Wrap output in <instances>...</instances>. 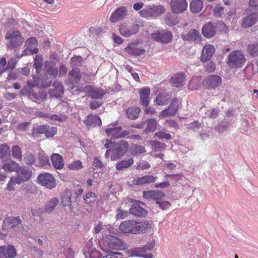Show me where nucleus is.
I'll return each instance as SVG.
<instances>
[{
	"label": "nucleus",
	"mask_w": 258,
	"mask_h": 258,
	"mask_svg": "<svg viewBox=\"0 0 258 258\" xmlns=\"http://www.w3.org/2000/svg\"><path fill=\"white\" fill-rule=\"evenodd\" d=\"M104 147L106 148H111V149L106 151L105 156L106 158H108L110 154H111V160L112 161L116 160L122 157L128 149L127 143L124 141L113 143L107 139Z\"/></svg>",
	"instance_id": "1"
},
{
	"label": "nucleus",
	"mask_w": 258,
	"mask_h": 258,
	"mask_svg": "<svg viewBox=\"0 0 258 258\" xmlns=\"http://www.w3.org/2000/svg\"><path fill=\"white\" fill-rule=\"evenodd\" d=\"M150 227L147 221L137 222L128 220L122 222L119 225V230L124 233L138 234L145 231Z\"/></svg>",
	"instance_id": "2"
},
{
	"label": "nucleus",
	"mask_w": 258,
	"mask_h": 258,
	"mask_svg": "<svg viewBox=\"0 0 258 258\" xmlns=\"http://www.w3.org/2000/svg\"><path fill=\"white\" fill-rule=\"evenodd\" d=\"M6 39L9 40L7 44L9 48L16 50L24 41V38L18 31H9L6 35Z\"/></svg>",
	"instance_id": "3"
},
{
	"label": "nucleus",
	"mask_w": 258,
	"mask_h": 258,
	"mask_svg": "<svg viewBox=\"0 0 258 258\" xmlns=\"http://www.w3.org/2000/svg\"><path fill=\"white\" fill-rule=\"evenodd\" d=\"M243 53L239 50L233 51L229 55L227 64L231 68H241L245 63Z\"/></svg>",
	"instance_id": "4"
},
{
	"label": "nucleus",
	"mask_w": 258,
	"mask_h": 258,
	"mask_svg": "<svg viewBox=\"0 0 258 258\" xmlns=\"http://www.w3.org/2000/svg\"><path fill=\"white\" fill-rule=\"evenodd\" d=\"M38 182L41 185L49 189L55 187L56 182L54 177L49 173H43L38 176Z\"/></svg>",
	"instance_id": "5"
},
{
	"label": "nucleus",
	"mask_w": 258,
	"mask_h": 258,
	"mask_svg": "<svg viewBox=\"0 0 258 258\" xmlns=\"http://www.w3.org/2000/svg\"><path fill=\"white\" fill-rule=\"evenodd\" d=\"M139 30V26L136 24H122L120 26L119 32L121 35L130 37L136 34Z\"/></svg>",
	"instance_id": "6"
},
{
	"label": "nucleus",
	"mask_w": 258,
	"mask_h": 258,
	"mask_svg": "<svg viewBox=\"0 0 258 258\" xmlns=\"http://www.w3.org/2000/svg\"><path fill=\"white\" fill-rule=\"evenodd\" d=\"M140 15L144 18H154L161 13L160 6H150L140 11Z\"/></svg>",
	"instance_id": "7"
},
{
	"label": "nucleus",
	"mask_w": 258,
	"mask_h": 258,
	"mask_svg": "<svg viewBox=\"0 0 258 258\" xmlns=\"http://www.w3.org/2000/svg\"><path fill=\"white\" fill-rule=\"evenodd\" d=\"M121 128L117 126L116 123L110 124L106 130V134L113 138H119L125 137L128 134L127 131L121 132Z\"/></svg>",
	"instance_id": "8"
},
{
	"label": "nucleus",
	"mask_w": 258,
	"mask_h": 258,
	"mask_svg": "<svg viewBox=\"0 0 258 258\" xmlns=\"http://www.w3.org/2000/svg\"><path fill=\"white\" fill-rule=\"evenodd\" d=\"M104 244L108 248L114 250H120L124 248L121 240L111 235H108L106 237Z\"/></svg>",
	"instance_id": "9"
},
{
	"label": "nucleus",
	"mask_w": 258,
	"mask_h": 258,
	"mask_svg": "<svg viewBox=\"0 0 258 258\" xmlns=\"http://www.w3.org/2000/svg\"><path fill=\"white\" fill-rule=\"evenodd\" d=\"M222 79L218 75H210L203 81V85L208 89H215L220 86Z\"/></svg>",
	"instance_id": "10"
},
{
	"label": "nucleus",
	"mask_w": 258,
	"mask_h": 258,
	"mask_svg": "<svg viewBox=\"0 0 258 258\" xmlns=\"http://www.w3.org/2000/svg\"><path fill=\"white\" fill-rule=\"evenodd\" d=\"M170 8L174 14H180L184 12L187 8L186 0H171Z\"/></svg>",
	"instance_id": "11"
},
{
	"label": "nucleus",
	"mask_w": 258,
	"mask_h": 258,
	"mask_svg": "<svg viewBox=\"0 0 258 258\" xmlns=\"http://www.w3.org/2000/svg\"><path fill=\"white\" fill-rule=\"evenodd\" d=\"M37 44V41L34 37H31L27 39L25 43L26 48L23 51V55H31L37 53L38 50L35 47Z\"/></svg>",
	"instance_id": "12"
},
{
	"label": "nucleus",
	"mask_w": 258,
	"mask_h": 258,
	"mask_svg": "<svg viewBox=\"0 0 258 258\" xmlns=\"http://www.w3.org/2000/svg\"><path fill=\"white\" fill-rule=\"evenodd\" d=\"M258 21V12H254L244 17L242 19L241 26L247 28L252 26Z\"/></svg>",
	"instance_id": "13"
},
{
	"label": "nucleus",
	"mask_w": 258,
	"mask_h": 258,
	"mask_svg": "<svg viewBox=\"0 0 258 258\" xmlns=\"http://www.w3.org/2000/svg\"><path fill=\"white\" fill-rule=\"evenodd\" d=\"M17 176L16 177L21 183L22 182L26 181L30 178L32 171L31 169L27 167H20L19 166V168L17 171Z\"/></svg>",
	"instance_id": "14"
},
{
	"label": "nucleus",
	"mask_w": 258,
	"mask_h": 258,
	"mask_svg": "<svg viewBox=\"0 0 258 258\" xmlns=\"http://www.w3.org/2000/svg\"><path fill=\"white\" fill-rule=\"evenodd\" d=\"M185 80V74L183 73H177L174 74L169 80L170 83L176 88L182 87L184 84Z\"/></svg>",
	"instance_id": "15"
},
{
	"label": "nucleus",
	"mask_w": 258,
	"mask_h": 258,
	"mask_svg": "<svg viewBox=\"0 0 258 258\" xmlns=\"http://www.w3.org/2000/svg\"><path fill=\"white\" fill-rule=\"evenodd\" d=\"M84 91L94 98L99 99L105 94V91L99 88H94L91 86H87L84 88Z\"/></svg>",
	"instance_id": "16"
},
{
	"label": "nucleus",
	"mask_w": 258,
	"mask_h": 258,
	"mask_svg": "<svg viewBox=\"0 0 258 258\" xmlns=\"http://www.w3.org/2000/svg\"><path fill=\"white\" fill-rule=\"evenodd\" d=\"M144 205L143 203H140L136 201L131 207L130 209V212L131 214L136 216H144L146 215V211L141 206L140 204Z\"/></svg>",
	"instance_id": "17"
},
{
	"label": "nucleus",
	"mask_w": 258,
	"mask_h": 258,
	"mask_svg": "<svg viewBox=\"0 0 258 258\" xmlns=\"http://www.w3.org/2000/svg\"><path fill=\"white\" fill-rule=\"evenodd\" d=\"M21 223L19 217H8L6 218L3 222V227L4 229H8L18 226Z\"/></svg>",
	"instance_id": "18"
},
{
	"label": "nucleus",
	"mask_w": 258,
	"mask_h": 258,
	"mask_svg": "<svg viewBox=\"0 0 258 258\" xmlns=\"http://www.w3.org/2000/svg\"><path fill=\"white\" fill-rule=\"evenodd\" d=\"M215 51L214 47L210 44L206 45L202 51V55L201 57V60L202 62H205L209 60Z\"/></svg>",
	"instance_id": "19"
},
{
	"label": "nucleus",
	"mask_w": 258,
	"mask_h": 258,
	"mask_svg": "<svg viewBox=\"0 0 258 258\" xmlns=\"http://www.w3.org/2000/svg\"><path fill=\"white\" fill-rule=\"evenodd\" d=\"M216 26L211 23L205 24L202 29L203 35L206 38L213 37L216 34Z\"/></svg>",
	"instance_id": "20"
},
{
	"label": "nucleus",
	"mask_w": 258,
	"mask_h": 258,
	"mask_svg": "<svg viewBox=\"0 0 258 258\" xmlns=\"http://www.w3.org/2000/svg\"><path fill=\"white\" fill-rule=\"evenodd\" d=\"M126 14V9L124 7H121L117 9L111 16L110 20L115 23L123 18Z\"/></svg>",
	"instance_id": "21"
},
{
	"label": "nucleus",
	"mask_w": 258,
	"mask_h": 258,
	"mask_svg": "<svg viewBox=\"0 0 258 258\" xmlns=\"http://www.w3.org/2000/svg\"><path fill=\"white\" fill-rule=\"evenodd\" d=\"M140 102L143 105L147 106L149 103L150 90L148 87H145L139 90Z\"/></svg>",
	"instance_id": "22"
},
{
	"label": "nucleus",
	"mask_w": 258,
	"mask_h": 258,
	"mask_svg": "<svg viewBox=\"0 0 258 258\" xmlns=\"http://www.w3.org/2000/svg\"><path fill=\"white\" fill-rule=\"evenodd\" d=\"M125 51L128 54L133 55H141L144 53L145 50L142 48H139L134 43L130 44L125 48Z\"/></svg>",
	"instance_id": "23"
},
{
	"label": "nucleus",
	"mask_w": 258,
	"mask_h": 258,
	"mask_svg": "<svg viewBox=\"0 0 258 258\" xmlns=\"http://www.w3.org/2000/svg\"><path fill=\"white\" fill-rule=\"evenodd\" d=\"M178 110L177 99L175 98L172 101L169 107L162 111V117L167 115H173Z\"/></svg>",
	"instance_id": "24"
},
{
	"label": "nucleus",
	"mask_w": 258,
	"mask_h": 258,
	"mask_svg": "<svg viewBox=\"0 0 258 258\" xmlns=\"http://www.w3.org/2000/svg\"><path fill=\"white\" fill-rule=\"evenodd\" d=\"M200 37V33L196 29H191L187 33H183L181 35V38L183 40L188 41L198 40Z\"/></svg>",
	"instance_id": "25"
},
{
	"label": "nucleus",
	"mask_w": 258,
	"mask_h": 258,
	"mask_svg": "<svg viewBox=\"0 0 258 258\" xmlns=\"http://www.w3.org/2000/svg\"><path fill=\"white\" fill-rule=\"evenodd\" d=\"M19 164L14 161H10L4 162L0 169H3L6 171L17 172L19 168Z\"/></svg>",
	"instance_id": "26"
},
{
	"label": "nucleus",
	"mask_w": 258,
	"mask_h": 258,
	"mask_svg": "<svg viewBox=\"0 0 258 258\" xmlns=\"http://www.w3.org/2000/svg\"><path fill=\"white\" fill-rule=\"evenodd\" d=\"M51 160L52 165L56 169H61L64 166L63 159L59 154H52L51 157Z\"/></svg>",
	"instance_id": "27"
},
{
	"label": "nucleus",
	"mask_w": 258,
	"mask_h": 258,
	"mask_svg": "<svg viewBox=\"0 0 258 258\" xmlns=\"http://www.w3.org/2000/svg\"><path fill=\"white\" fill-rule=\"evenodd\" d=\"M95 252V247L93 246V241L92 240H88L85 246L84 249V254L85 257L90 258H94L93 253Z\"/></svg>",
	"instance_id": "28"
},
{
	"label": "nucleus",
	"mask_w": 258,
	"mask_h": 258,
	"mask_svg": "<svg viewBox=\"0 0 258 258\" xmlns=\"http://www.w3.org/2000/svg\"><path fill=\"white\" fill-rule=\"evenodd\" d=\"M134 159L132 158L118 162L115 165L116 169L122 170L131 167L134 163Z\"/></svg>",
	"instance_id": "29"
},
{
	"label": "nucleus",
	"mask_w": 258,
	"mask_h": 258,
	"mask_svg": "<svg viewBox=\"0 0 258 258\" xmlns=\"http://www.w3.org/2000/svg\"><path fill=\"white\" fill-rule=\"evenodd\" d=\"M155 178L152 175H146L138 177L134 180V183L136 184H144L154 182Z\"/></svg>",
	"instance_id": "30"
},
{
	"label": "nucleus",
	"mask_w": 258,
	"mask_h": 258,
	"mask_svg": "<svg viewBox=\"0 0 258 258\" xmlns=\"http://www.w3.org/2000/svg\"><path fill=\"white\" fill-rule=\"evenodd\" d=\"M59 203V200L57 198H53L48 201L45 206V211L47 213H50L53 211Z\"/></svg>",
	"instance_id": "31"
},
{
	"label": "nucleus",
	"mask_w": 258,
	"mask_h": 258,
	"mask_svg": "<svg viewBox=\"0 0 258 258\" xmlns=\"http://www.w3.org/2000/svg\"><path fill=\"white\" fill-rule=\"evenodd\" d=\"M203 7V3L201 0H193L190 4V9L194 13L200 12Z\"/></svg>",
	"instance_id": "32"
},
{
	"label": "nucleus",
	"mask_w": 258,
	"mask_h": 258,
	"mask_svg": "<svg viewBox=\"0 0 258 258\" xmlns=\"http://www.w3.org/2000/svg\"><path fill=\"white\" fill-rule=\"evenodd\" d=\"M140 111L141 109L139 107H132L127 109L126 113L130 119H134L139 116Z\"/></svg>",
	"instance_id": "33"
},
{
	"label": "nucleus",
	"mask_w": 258,
	"mask_h": 258,
	"mask_svg": "<svg viewBox=\"0 0 258 258\" xmlns=\"http://www.w3.org/2000/svg\"><path fill=\"white\" fill-rule=\"evenodd\" d=\"M86 121L88 125H100L101 124V120L100 118L95 115H90L87 117Z\"/></svg>",
	"instance_id": "34"
},
{
	"label": "nucleus",
	"mask_w": 258,
	"mask_h": 258,
	"mask_svg": "<svg viewBox=\"0 0 258 258\" xmlns=\"http://www.w3.org/2000/svg\"><path fill=\"white\" fill-rule=\"evenodd\" d=\"M71 192L70 191H66L64 194L62 196L61 199H62V204L63 207H69L71 209Z\"/></svg>",
	"instance_id": "35"
},
{
	"label": "nucleus",
	"mask_w": 258,
	"mask_h": 258,
	"mask_svg": "<svg viewBox=\"0 0 258 258\" xmlns=\"http://www.w3.org/2000/svg\"><path fill=\"white\" fill-rule=\"evenodd\" d=\"M146 132H153L154 131L157 126L156 120L154 119H150L145 122Z\"/></svg>",
	"instance_id": "36"
},
{
	"label": "nucleus",
	"mask_w": 258,
	"mask_h": 258,
	"mask_svg": "<svg viewBox=\"0 0 258 258\" xmlns=\"http://www.w3.org/2000/svg\"><path fill=\"white\" fill-rule=\"evenodd\" d=\"M10 150L7 144L0 146V157L2 159L7 158L10 156Z\"/></svg>",
	"instance_id": "37"
},
{
	"label": "nucleus",
	"mask_w": 258,
	"mask_h": 258,
	"mask_svg": "<svg viewBox=\"0 0 258 258\" xmlns=\"http://www.w3.org/2000/svg\"><path fill=\"white\" fill-rule=\"evenodd\" d=\"M143 197L147 199H157L161 197V194L158 191H148L143 192Z\"/></svg>",
	"instance_id": "38"
},
{
	"label": "nucleus",
	"mask_w": 258,
	"mask_h": 258,
	"mask_svg": "<svg viewBox=\"0 0 258 258\" xmlns=\"http://www.w3.org/2000/svg\"><path fill=\"white\" fill-rule=\"evenodd\" d=\"M131 154L138 155L145 152L144 148L141 146L135 145L132 146L130 150Z\"/></svg>",
	"instance_id": "39"
},
{
	"label": "nucleus",
	"mask_w": 258,
	"mask_h": 258,
	"mask_svg": "<svg viewBox=\"0 0 258 258\" xmlns=\"http://www.w3.org/2000/svg\"><path fill=\"white\" fill-rule=\"evenodd\" d=\"M49 65V62H46L45 68L46 71L51 78H54L56 77L58 74V70L53 65H50V67L47 69L48 66Z\"/></svg>",
	"instance_id": "40"
},
{
	"label": "nucleus",
	"mask_w": 258,
	"mask_h": 258,
	"mask_svg": "<svg viewBox=\"0 0 258 258\" xmlns=\"http://www.w3.org/2000/svg\"><path fill=\"white\" fill-rule=\"evenodd\" d=\"M97 200V196L95 193L90 192L86 194L84 197V201L85 203L89 204L94 202Z\"/></svg>",
	"instance_id": "41"
},
{
	"label": "nucleus",
	"mask_w": 258,
	"mask_h": 258,
	"mask_svg": "<svg viewBox=\"0 0 258 258\" xmlns=\"http://www.w3.org/2000/svg\"><path fill=\"white\" fill-rule=\"evenodd\" d=\"M200 79L197 77H192L189 82L188 88L191 90L198 89L200 84Z\"/></svg>",
	"instance_id": "42"
},
{
	"label": "nucleus",
	"mask_w": 258,
	"mask_h": 258,
	"mask_svg": "<svg viewBox=\"0 0 258 258\" xmlns=\"http://www.w3.org/2000/svg\"><path fill=\"white\" fill-rule=\"evenodd\" d=\"M20 181L16 177H12L11 178L9 181L7 188L8 190L11 191L14 189V186L16 184H20Z\"/></svg>",
	"instance_id": "43"
},
{
	"label": "nucleus",
	"mask_w": 258,
	"mask_h": 258,
	"mask_svg": "<svg viewBox=\"0 0 258 258\" xmlns=\"http://www.w3.org/2000/svg\"><path fill=\"white\" fill-rule=\"evenodd\" d=\"M248 53L252 56L258 55V44H251L248 46Z\"/></svg>",
	"instance_id": "44"
},
{
	"label": "nucleus",
	"mask_w": 258,
	"mask_h": 258,
	"mask_svg": "<svg viewBox=\"0 0 258 258\" xmlns=\"http://www.w3.org/2000/svg\"><path fill=\"white\" fill-rule=\"evenodd\" d=\"M46 129V125H37V126L35 127L33 129V136L34 137H36L37 134L45 133Z\"/></svg>",
	"instance_id": "45"
},
{
	"label": "nucleus",
	"mask_w": 258,
	"mask_h": 258,
	"mask_svg": "<svg viewBox=\"0 0 258 258\" xmlns=\"http://www.w3.org/2000/svg\"><path fill=\"white\" fill-rule=\"evenodd\" d=\"M68 167L70 169L73 170H80L83 168V165L81 161L77 160L70 163Z\"/></svg>",
	"instance_id": "46"
},
{
	"label": "nucleus",
	"mask_w": 258,
	"mask_h": 258,
	"mask_svg": "<svg viewBox=\"0 0 258 258\" xmlns=\"http://www.w3.org/2000/svg\"><path fill=\"white\" fill-rule=\"evenodd\" d=\"M172 37L171 32L168 31H164L162 33V43H167L170 42L172 39Z\"/></svg>",
	"instance_id": "47"
},
{
	"label": "nucleus",
	"mask_w": 258,
	"mask_h": 258,
	"mask_svg": "<svg viewBox=\"0 0 258 258\" xmlns=\"http://www.w3.org/2000/svg\"><path fill=\"white\" fill-rule=\"evenodd\" d=\"M35 63H34V67L36 69V72L39 71L42 67V56L38 55H36L35 59Z\"/></svg>",
	"instance_id": "48"
},
{
	"label": "nucleus",
	"mask_w": 258,
	"mask_h": 258,
	"mask_svg": "<svg viewBox=\"0 0 258 258\" xmlns=\"http://www.w3.org/2000/svg\"><path fill=\"white\" fill-rule=\"evenodd\" d=\"M12 156L15 159H21L22 157L21 150L17 146H14L12 149Z\"/></svg>",
	"instance_id": "49"
},
{
	"label": "nucleus",
	"mask_w": 258,
	"mask_h": 258,
	"mask_svg": "<svg viewBox=\"0 0 258 258\" xmlns=\"http://www.w3.org/2000/svg\"><path fill=\"white\" fill-rule=\"evenodd\" d=\"M89 31L90 35L94 36L101 34L103 29L100 27H92L90 28Z\"/></svg>",
	"instance_id": "50"
},
{
	"label": "nucleus",
	"mask_w": 258,
	"mask_h": 258,
	"mask_svg": "<svg viewBox=\"0 0 258 258\" xmlns=\"http://www.w3.org/2000/svg\"><path fill=\"white\" fill-rule=\"evenodd\" d=\"M7 252L9 258H14L16 255V250L13 245H9L7 248Z\"/></svg>",
	"instance_id": "51"
},
{
	"label": "nucleus",
	"mask_w": 258,
	"mask_h": 258,
	"mask_svg": "<svg viewBox=\"0 0 258 258\" xmlns=\"http://www.w3.org/2000/svg\"><path fill=\"white\" fill-rule=\"evenodd\" d=\"M57 132L56 128L54 126H47L45 133L47 137H51L56 134Z\"/></svg>",
	"instance_id": "52"
},
{
	"label": "nucleus",
	"mask_w": 258,
	"mask_h": 258,
	"mask_svg": "<svg viewBox=\"0 0 258 258\" xmlns=\"http://www.w3.org/2000/svg\"><path fill=\"white\" fill-rule=\"evenodd\" d=\"M103 258H123L122 255L119 252H109L107 255L103 257Z\"/></svg>",
	"instance_id": "53"
},
{
	"label": "nucleus",
	"mask_w": 258,
	"mask_h": 258,
	"mask_svg": "<svg viewBox=\"0 0 258 258\" xmlns=\"http://www.w3.org/2000/svg\"><path fill=\"white\" fill-rule=\"evenodd\" d=\"M218 114V111L217 109H208L205 113V115L207 117H216Z\"/></svg>",
	"instance_id": "54"
},
{
	"label": "nucleus",
	"mask_w": 258,
	"mask_h": 258,
	"mask_svg": "<svg viewBox=\"0 0 258 258\" xmlns=\"http://www.w3.org/2000/svg\"><path fill=\"white\" fill-rule=\"evenodd\" d=\"M69 75L71 77H75V78L78 80H80L81 78V75L79 73V70L76 68L73 69L70 72Z\"/></svg>",
	"instance_id": "55"
},
{
	"label": "nucleus",
	"mask_w": 258,
	"mask_h": 258,
	"mask_svg": "<svg viewBox=\"0 0 258 258\" xmlns=\"http://www.w3.org/2000/svg\"><path fill=\"white\" fill-rule=\"evenodd\" d=\"M127 216V212L126 211H122L120 209H118L116 212V218L117 219L125 218Z\"/></svg>",
	"instance_id": "56"
},
{
	"label": "nucleus",
	"mask_w": 258,
	"mask_h": 258,
	"mask_svg": "<svg viewBox=\"0 0 258 258\" xmlns=\"http://www.w3.org/2000/svg\"><path fill=\"white\" fill-rule=\"evenodd\" d=\"M223 8L219 6H216L213 10L214 14L215 16L217 17L221 16V14L223 13Z\"/></svg>",
	"instance_id": "57"
},
{
	"label": "nucleus",
	"mask_w": 258,
	"mask_h": 258,
	"mask_svg": "<svg viewBox=\"0 0 258 258\" xmlns=\"http://www.w3.org/2000/svg\"><path fill=\"white\" fill-rule=\"evenodd\" d=\"M151 38L154 40H156L158 42H160L161 41V34L160 31L158 30L154 32L151 34Z\"/></svg>",
	"instance_id": "58"
},
{
	"label": "nucleus",
	"mask_w": 258,
	"mask_h": 258,
	"mask_svg": "<svg viewBox=\"0 0 258 258\" xmlns=\"http://www.w3.org/2000/svg\"><path fill=\"white\" fill-rule=\"evenodd\" d=\"M174 175H166V177L167 178V181L162 182V188L167 187L169 185V182L171 181L173 178H175Z\"/></svg>",
	"instance_id": "59"
},
{
	"label": "nucleus",
	"mask_w": 258,
	"mask_h": 258,
	"mask_svg": "<svg viewBox=\"0 0 258 258\" xmlns=\"http://www.w3.org/2000/svg\"><path fill=\"white\" fill-rule=\"evenodd\" d=\"M24 160L27 164H32L34 162L35 159L34 156L30 154L24 157Z\"/></svg>",
	"instance_id": "60"
},
{
	"label": "nucleus",
	"mask_w": 258,
	"mask_h": 258,
	"mask_svg": "<svg viewBox=\"0 0 258 258\" xmlns=\"http://www.w3.org/2000/svg\"><path fill=\"white\" fill-rule=\"evenodd\" d=\"M150 167V164L145 161H140L139 163V165L137 167V169H145Z\"/></svg>",
	"instance_id": "61"
},
{
	"label": "nucleus",
	"mask_w": 258,
	"mask_h": 258,
	"mask_svg": "<svg viewBox=\"0 0 258 258\" xmlns=\"http://www.w3.org/2000/svg\"><path fill=\"white\" fill-rule=\"evenodd\" d=\"M216 69V64L213 62H210L207 66L206 70L208 73L214 72Z\"/></svg>",
	"instance_id": "62"
},
{
	"label": "nucleus",
	"mask_w": 258,
	"mask_h": 258,
	"mask_svg": "<svg viewBox=\"0 0 258 258\" xmlns=\"http://www.w3.org/2000/svg\"><path fill=\"white\" fill-rule=\"evenodd\" d=\"M176 167L175 164L174 163L168 162L166 163L164 165V170H172Z\"/></svg>",
	"instance_id": "63"
},
{
	"label": "nucleus",
	"mask_w": 258,
	"mask_h": 258,
	"mask_svg": "<svg viewBox=\"0 0 258 258\" xmlns=\"http://www.w3.org/2000/svg\"><path fill=\"white\" fill-rule=\"evenodd\" d=\"M151 145H152L155 151H158L160 150L161 148L160 142L153 141L151 142Z\"/></svg>",
	"instance_id": "64"
}]
</instances>
